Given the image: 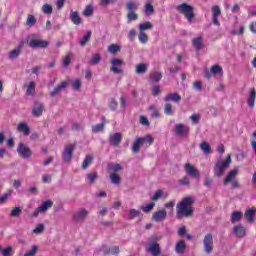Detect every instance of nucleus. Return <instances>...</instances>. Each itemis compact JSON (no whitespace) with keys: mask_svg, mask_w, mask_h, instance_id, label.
<instances>
[{"mask_svg":"<svg viewBox=\"0 0 256 256\" xmlns=\"http://www.w3.org/2000/svg\"><path fill=\"white\" fill-rule=\"evenodd\" d=\"M141 215V212L136 209H130L128 214V219H135V217H139Z\"/></svg>","mask_w":256,"mask_h":256,"instance_id":"50","label":"nucleus"},{"mask_svg":"<svg viewBox=\"0 0 256 256\" xmlns=\"http://www.w3.org/2000/svg\"><path fill=\"white\" fill-rule=\"evenodd\" d=\"M203 247H204V251L205 253H207V255H211V253H213V234L208 233L204 236L203 239Z\"/></svg>","mask_w":256,"mask_h":256,"instance_id":"7","label":"nucleus"},{"mask_svg":"<svg viewBox=\"0 0 256 256\" xmlns=\"http://www.w3.org/2000/svg\"><path fill=\"white\" fill-rule=\"evenodd\" d=\"M163 197V190H157L155 194L151 197V201H158Z\"/></svg>","mask_w":256,"mask_h":256,"instance_id":"55","label":"nucleus"},{"mask_svg":"<svg viewBox=\"0 0 256 256\" xmlns=\"http://www.w3.org/2000/svg\"><path fill=\"white\" fill-rule=\"evenodd\" d=\"M139 32L141 33H145V31H149L151 29H153V23L147 21L144 23H140L138 26Z\"/></svg>","mask_w":256,"mask_h":256,"instance_id":"29","label":"nucleus"},{"mask_svg":"<svg viewBox=\"0 0 256 256\" xmlns=\"http://www.w3.org/2000/svg\"><path fill=\"white\" fill-rule=\"evenodd\" d=\"M87 179L90 181V183H95L97 179V172H91L87 175Z\"/></svg>","mask_w":256,"mask_h":256,"instance_id":"59","label":"nucleus"},{"mask_svg":"<svg viewBox=\"0 0 256 256\" xmlns=\"http://www.w3.org/2000/svg\"><path fill=\"white\" fill-rule=\"evenodd\" d=\"M11 251H13V248L11 246H8L2 250V255L11 256Z\"/></svg>","mask_w":256,"mask_h":256,"instance_id":"63","label":"nucleus"},{"mask_svg":"<svg viewBox=\"0 0 256 256\" xmlns=\"http://www.w3.org/2000/svg\"><path fill=\"white\" fill-rule=\"evenodd\" d=\"M143 143H147L148 147H151L153 143H155V139L151 134L146 135L145 137H142Z\"/></svg>","mask_w":256,"mask_h":256,"instance_id":"46","label":"nucleus"},{"mask_svg":"<svg viewBox=\"0 0 256 256\" xmlns=\"http://www.w3.org/2000/svg\"><path fill=\"white\" fill-rule=\"evenodd\" d=\"M149 78H150V81H152L153 83H159V81L163 79V74L161 72L155 71L150 73Z\"/></svg>","mask_w":256,"mask_h":256,"instance_id":"31","label":"nucleus"},{"mask_svg":"<svg viewBox=\"0 0 256 256\" xmlns=\"http://www.w3.org/2000/svg\"><path fill=\"white\" fill-rule=\"evenodd\" d=\"M24 45H25V43L20 42V44L18 45V47L16 49L11 50L9 53V59H17V57H19L21 55V51H23Z\"/></svg>","mask_w":256,"mask_h":256,"instance_id":"19","label":"nucleus"},{"mask_svg":"<svg viewBox=\"0 0 256 256\" xmlns=\"http://www.w3.org/2000/svg\"><path fill=\"white\" fill-rule=\"evenodd\" d=\"M185 171L187 173V175H190V177H193V179H199V170H197V168H195V166L187 163L185 165Z\"/></svg>","mask_w":256,"mask_h":256,"instance_id":"15","label":"nucleus"},{"mask_svg":"<svg viewBox=\"0 0 256 256\" xmlns=\"http://www.w3.org/2000/svg\"><path fill=\"white\" fill-rule=\"evenodd\" d=\"M255 213L256 210L254 208H250L245 212L244 217L249 221V223H253L255 221Z\"/></svg>","mask_w":256,"mask_h":256,"instance_id":"28","label":"nucleus"},{"mask_svg":"<svg viewBox=\"0 0 256 256\" xmlns=\"http://www.w3.org/2000/svg\"><path fill=\"white\" fill-rule=\"evenodd\" d=\"M127 19H128V23H131L133 21H137V19H139V14H137L135 11L134 12H128Z\"/></svg>","mask_w":256,"mask_h":256,"instance_id":"44","label":"nucleus"},{"mask_svg":"<svg viewBox=\"0 0 256 256\" xmlns=\"http://www.w3.org/2000/svg\"><path fill=\"white\" fill-rule=\"evenodd\" d=\"M93 15V6L92 5H87L86 8L83 11V16L84 17H91Z\"/></svg>","mask_w":256,"mask_h":256,"instance_id":"49","label":"nucleus"},{"mask_svg":"<svg viewBox=\"0 0 256 256\" xmlns=\"http://www.w3.org/2000/svg\"><path fill=\"white\" fill-rule=\"evenodd\" d=\"M178 13L184 15L187 21L191 23L195 19V8L187 3H182L177 6Z\"/></svg>","mask_w":256,"mask_h":256,"instance_id":"4","label":"nucleus"},{"mask_svg":"<svg viewBox=\"0 0 256 256\" xmlns=\"http://www.w3.org/2000/svg\"><path fill=\"white\" fill-rule=\"evenodd\" d=\"M175 133L176 135H187V133H189V127L183 124H176Z\"/></svg>","mask_w":256,"mask_h":256,"instance_id":"25","label":"nucleus"},{"mask_svg":"<svg viewBox=\"0 0 256 256\" xmlns=\"http://www.w3.org/2000/svg\"><path fill=\"white\" fill-rule=\"evenodd\" d=\"M35 23H37V18H35V16H33L32 14H29L26 20V25L28 27H33Z\"/></svg>","mask_w":256,"mask_h":256,"instance_id":"41","label":"nucleus"},{"mask_svg":"<svg viewBox=\"0 0 256 256\" xmlns=\"http://www.w3.org/2000/svg\"><path fill=\"white\" fill-rule=\"evenodd\" d=\"M101 62V56L99 54H94L91 59V63L93 65H97V63Z\"/></svg>","mask_w":256,"mask_h":256,"instance_id":"61","label":"nucleus"},{"mask_svg":"<svg viewBox=\"0 0 256 256\" xmlns=\"http://www.w3.org/2000/svg\"><path fill=\"white\" fill-rule=\"evenodd\" d=\"M185 249H187V244H185V240H180L176 243L175 251L178 255H183L185 253Z\"/></svg>","mask_w":256,"mask_h":256,"instance_id":"23","label":"nucleus"},{"mask_svg":"<svg viewBox=\"0 0 256 256\" xmlns=\"http://www.w3.org/2000/svg\"><path fill=\"white\" fill-rule=\"evenodd\" d=\"M229 165H231V156L230 154L227 155L226 159H219L214 164V176L215 177H223V174L227 169H229Z\"/></svg>","mask_w":256,"mask_h":256,"instance_id":"2","label":"nucleus"},{"mask_svg":"<svg viewBox=\"0 0 256 256\" xmlns=\"http://www.w3.org/2000/svg\"><path fill=\"white\" fill-rule=\"evenodd\" d=\"M255 99H256V90L255 88L250 89V94L247 100L248 107L254 108L255 107Z\"/></svg>","mask_w":256,"mask_h":256,"instance_id":"27","label":"nucleus"},{"mask_svg":"<svg viewBox=\"0 0 256 256\" xmlns=\"http://www.w3.org/2000/svg\"><path fill=\"white\" fill-rule=\"evenodd\" d=\"M11 217H19L21 215V207H16L11 211Z\"/></svg>","mask_w":256,"mask_h":256,"instance_id":"60","label":"nucleus"},{"mask_svg":"<svg viewBox=\"0 0 256 256\" xmlns=\"http://www.w3.org/2000/svg\"><path fill=\"white\" fill-rule=\"evenodd\" d=\"M28 46L31 49H47L49 47V42L42 40L41 36L37 34H31L27 38Z\"/></svg>","mask_w":256,"mask_h":256,"instance_id":"3","label":"nucleus"},{"mask_svg":"<svg viewBox=\"0 0 256 256\" xmlns=\"http://www.w3.org/2000/svg\"><path fill=\"white\" fill-rule=\"evenodd\" d=\"M143 141V137H138L135 139L134 143L132 144L133 153H139L141 151V146L144 144Z\"/></svg>","mask_w":256,"mask_h":256,"instance_id":"21","label":"nucleus"},{"mask_svg":"<svg viewBox=\"0 0 256 256\" xmlns=\"http://www.w3.org/2000/svg\"><path fill=\"white\" fill-rule=\"evenodd\" d=\"M45 110V106L42 103L36 102L32 109V115L34 117H41L43 115V111Z\"/></svg>","mask_w":256,"mask_h":256,"instance_id":"17","label":"nucleus"},{"mask_svg":"<svg viewBox=\"0 0 256 256\" xmlns=\"http://www.w3.org/2000/svg\"><path fill=\"white\" fill-rule=\"evenodd\" d=\"M105 129V118H103L102 123L92 126V133H101Z\"/></svg>","mask_w":256,"mask_h":256,"instance_id":"32","label":"nucleus"},{"mask_svg":"<svg viewBox=\"0 0 256 256\" xmlns=\"http://www.w3.org/2000/svg\"><path fill=\"white\" fill-rule=\"evenodd\" d=\"M243 219V214L239 211H235L231 215V223H237Z\"/></svg>","mask_w":256,"mask_h":256,"instance_id":"38","label":"nucleus"},{"mask_svg":"<svg viewBox=\"0 0 256 256\" xmlns=\"http://www.w3.org/2000/svg\"><path fill=\"white\" fill-rule=\"evenodd\" d=\"M81 80L76 79L73 83H72V89H74V91H79L81 89Z\"/></svg>","mask_w":256,"mask_h":256,"instance_id":"57","label":"nucleus"},{"mask_svg":"<svg viewBox=\"0 0 256 256\" xmlns=\"http://www.w3.org/2000/svg\"><path fill=\"white\" fill-rule=\"evenodd\" d=\"M246 233H247V230L245 229V227H243V225L239 224L234 227V234L238 238L242 239V237H245Z\"/></svg>","mask_w":256,"mask_h":256,"instance_id":"22","label":"nucleus"},{"mask_svg":"<svg viewBox=\"0 0 256 256\" xmlns=\"http://www.w3.org/2000/svg\"><path fill=\"white\" fill-rule=\"evenodd\" d=\"M42 11L45 13V15H51V13H53V6L50 4H44L42 6Z\"/></svg>","mask_w":256,"mask_h":256,"instance_id":"48","label":"nucleus"},{"mask_svg":"<svg viewBox=\"0 0 256 256\" xmlns=\"http://www.w3.org/2000/svg\"><path fill=\"white\" fill-rule=\"evenodd\" d=\"M147 253H150L152 256H161V245L157 242H153L146 248Z\"/></svg>","mask_w":256,"mask_h":256,"instance_id":"13","label":"nucleus"},{"mask_svg":"<svg viewBox=\"0 0 256 256\" xmlns=\"http://www.w3.org/2000/svg\"><path fill=\"white\" fill-rule=\"evenodd\" d=\"M35 93V83L32 81L29 83L27 90H26V95H33Z\"/></svg>","mask_w":256,"mask_h":256,"instance_id":"51","label":"nucleus"},{"mask_svg":"<svg viewBox=\"0 0 256 256\" xmlns=\"http://www.w3.org/2000/svg\"><path fill=\"white\" fill-rule=\"evenodd\" d=\"M164 113H165V115H168V116L173 115V104L172 103H166L164 105Z\"/></svg>","mask_w":256,"mask_h":256,"instance_id":"42","label":"nucleus"},{"mask_svg":"<svg viewBox=\"0 0 256 256\" xmlns=\"http://www.w3.org/2000/svg\"><path fill=\"white\" fill-rule=\"evenodd\" d=\"M51 207H53V201L47 200L43 202L42 205L34 211L33 217H38L40 213L47 211V209H51Z\"/></svg>","mask_w":256,"mask_h":256,"instance_id":"12","label":"nucleus"},{"mask_svg":"<svg viewBox=\"0 0 256 256\" xmlns=\"http://www.w3.org/2000/svg\"><path fill=\"white\" fill-rule=\"evenodd\" d=\"M70 19L74 25H81V17L79 16V13L72 12L70 15Z\"/></svg>","mask_w":256,"mask_h":256,"instance_id":"36","label":"nucleus"},{"mask_svg":"<svg viewBox=\"0 0 256 256\" xmlns=\"http://www.w3.org/2000/svg\"><path fill=\"white\" fill-rule=\"evenodd\" d=\"M167 219V210L162 209L154 212L152 214V221H155L156 223H161Z\"/></svg>","mask_w":256,"mask_h":256,"instance_id":"10","label":"nucleus"},{"mask_svg":"<svg viewBox=\"0 0 256 256\" xmlns=\"http://www.w3.org/2000/svg\"><path fill=\"white\" fill-rule=\"evenodd\" d=\"M239 173V171L237 170H231L228 172V175L226 176V178H224L223 180V184L227 185V183H231V181H235V177H237V174Z\"/></svg>","mask_w":256,"mask_h":256,"instance_id":"26","label":"nucleus"},{"mask_svg":"<svg viewBox=\"0 0 256 256\" xmlns=\"http://www.w3.org/2000/svg\"><path fill=\"white\" fill-rule=\"evenodd\" d=\"M91 35V30H88L86 35H84L83 38L80 40L81 47H85V45H87V43L91 41Z\"/></svg>","mask_w":256,"mask_h":256,"instance_id":"34","label":"nucleus"},{"mask_svg":"<svg viewBox=\"0 0 256 256\" xmlns=\"http://www.w3.org/2000/svg\"><path fill=\"white\" fill-rule=\"evenodd\" d=\"M155 12V8L152 3H146L145 5V13L146 15H151V13Z\"/></svg>","mask_w":256,"mask_h":256,"instance_id":"52","label":"nucleus"},{"mask_svg":"<svg viewBox=\"0 0 256 256\" xmlns=\"http://www.w3.org/2000/svg\"><path fill=\"white\" fill-rule=\"evenodd\" d=\"M17 153L23 157V159H29L31 155H33V152L31 151V148L27 147L23 142H20L17 147Z\"/></svg>","mask_w":256,"mask_h":256,"instance_id":"9","label":"nucleus"},{"mask_svg":"<svg viewBox=\"0 0 256 256\" xmlns=\"http://www.w3.org/2000/svg\"><path fill=\"white\" fill-rule=\"evenodd\" d=\"M110 63L112 65V67L110 68V71H112V73H116V75H121V73H123V70L119 69V67H122V65H125V62L123 61V59L112 58L110 60Z\"/></svg>","mask_w":256,"mask_h":256,"instance_id":"8","label":"nucleus"},{"mask_svg":"<svg viewBox=\"0 0 256 256\" xmlns=\"http://www.w3.org/2000/svg\"><path fill=\"white\" fill-rule=\"evenodd\" d=\"M17 131L19 133H23V135H25L26 137L31 135V128L29 127V125H27V123L25 122H20L17 126Z\"/></svg>","mask_w":256,"mask_h":256,"instance_id":"18","label":"nucleus"},{"mask_svg":"<svg viewBox=\"0 0 256 256\" xmlns=\"http://www.w3.org/2000/svg\"><path fill=\"white\" fill-rule=\"evenodd\" d=\"M93 159H95L93 154L87 155L82 163V169H87L93 163Z\"/></svg>","mask_w":256,"mask_h":256,"instance_id":"33","label":"nucleus"},{"mask_svg":"<svg viewBox=\"0 0 256 256\" xmlns=\"http://www.w3.org/2000/svg\"><path fill=\"white\" fill-rule=\"evenodd\" d=\"M192 43L196 51H200L201 47H203V37L194 38Z\"/></svg>","mask_w":256,"mask_h":256,"instance_id":"35","label":"nucleus"},{"mask_svg":"<svg viewBox=\"0 0 256 256\" xmlns=\"http://www.w3.org/2000/svg\"><path fill=\"white\" fill-rule=\"evenodd\" d=\"M211 73H213L214 75H217V73H223V67H221L220 65H214L211 67Z\"/></svg>","mask_w":256,"mask_h":256,"instance_id":"54","label":"nucleus"},{"mask_svg":"<svg viewBox=\"0 0 256 256\" xmlns=\"http://www.w3.org/2000/svg\"><path fill=\"white\" fill-rule=\"evenodd\" d=\"M200 149L205 153V155H209V153H211V145L207 142H202L200 144Z\"/></svg>","mask_w":256,"mask_h":256,"instance_id":"40","label":"nucleus"},{"mask_svg":"<svg viewBox=\"0 0 256 256\" xmlns=\"http://www.w3.org/2000/svg\"><path fill=\"white\" fill-rule=\"evenodd\" d=\"M67 87H69V82H67V81L61 82L60 85L56 86V87L50 92V96H51V97H56L59 93H61V91H63V89H67Z\"/></svg>","mask_w":256,"mask_h":256,"instance_id":"16","label":"nucleus"},{"mask_svg":"<svg viewBox=\"0 0 256 256\" xmlns=\"http://www.w3.org/2000/svg\"><path fill=\"white\" fill-rule=\"evenodd\" d=\"M88 215L89 211L85 208H82L72 215V221L73 223H85V220L87 219Z\"/></svg>","mask_w":256,"mask_h":256,"instance_id":"6","label":"nucleus"},{"mask_svg":"<svg viewBox=\"0 0 256 256\" xmlns=\"http://www.w3.org/2000/svg\"><path fill=\"white\" fill-rule=\"evenodd\" d=\"M110 171H113L114 173H119V171L123 170V166H121V164L116 163L112 166H109Z\"/></svg>","mask_w":256,"mask_h":256,"instance_id":"53","label":"nucleus"},{"mask_svg":"<svg viewBox=\"0 0 256 256\" xmlns=\"http://www.w3.org/2000/svg\"><path fill=\"white\" fill-rule=\"evenodd\" d=\"M150 110L153 111V112H152V117H153L154 119H159V117H161V113L159 112V110H157V109L155 108V106H150Z\"/></svg>","mask_w":256,"mask_h":256,"instance_id":"58","label":"nucleus"},{"mask_svg":"<svg viewBox=\"0 0 256 256\" xmlns=\"http://www.w3.org/2000/svg\"><path fill=\"white\" fill-rule=\"evenodd\" d=\"M108 51H109V53H112V55H115V54L119 53V51H121V47H119V45H117V44H111L108 47Z\"/></svg>","mask_w":256,"mask_h":256,"instance_id":"43","label":"nucleus"},{"mask_svg":"<svg viewBox=\"0 0 256 256\" xmlns=\"http://www.w3.org/2000/svg\"><path fill=\"white\" fill-rule=\"evenodd\" d=\"M110 180L113 185H119V183H121V176L117 173H112L110 174Z\"/></svg>","mask_w":256,"mask_h":256,"instance_id":"39","label":"nucleus"},{"mask_svg":"<svg viewBox=\"0 0 256 256\" xmlns=\"http://www.w3.org/2000/svg\"><path fill=\"white\" fill-rule=\"evenodd\" d=\"M154 207H155V202H151L146 206H141L140 209H142L144 213H151Z\"/></svg>","mask_w":256,"mask_h":256,"instance_id":"47","label":"nucleus"},{"mask_svg":"<svg viewBox=\"0 0 256 256\" xmlns=\"http://www.w3.org/2000/svg\"><path fill=\"white\" fill-rule=\"evenodd\" d=\"M122 139H123V134L118 132L110 135L108 141L112 147H119V145H121Z\"/></svg>","mask_w":256,"mask_h":256,"instance_id":"11","label":"nucleus"},{"mask_svg":"<svg viewBox=\"0 0 256 256\" xmlns=\"http://www.w3.org/2000/svg\"><path fill=\"white\" fill-rule=\"evenodd\" d=\"M77 148V144H68L65 146L64 151L62 153V159L65 163H71V159H73V153L75 152V149Z\"/></svg>","mask_w":256,"mask_h":256,"instance_id":"5","label":"nucleus"},{"mask_svg":"<svg viewBox=\"0 0 256 256\" xmlns=\"http://www.w3.org/2000/svg\"><path fill=\"white\" fill-rule=\"evenodd\" d=\"M193 198H183L176 206V219H183V217H193Z\"/></svg>","mask_w":256,"mask_h":256,"instance_id":"1","label":"nucleus"},{"mask_svg":"<svg viewBox=\"0 0 256 256\" xmlns=\"http://www.w3.org/2000/svg\"><path fill=\"white\" fill-rule=\"evenodd\" d=\"M109 107L111 109V111H116L117 107H119V104L117 103V100H115V98H112L109 102Z\"/></svg>","mask_w":256,"mask_h":256,"instance_id":"56","label":"nucleus"},{"mask_svg":"<svg viewBox=\"0 0 256 256\" xmlns=\"http://www.w3.org/2000/svg\"><path fill=\"white\" fill-rule=\"evenodd\" d=\"M119 251V246H112L110 248L103 249L105 255H119Z\"/></svg>","mask_w":256,"mask_h":256,"instance_id":"30","label":"nucleus"},{"mask_svg":"<svg viewBox=\"0 0 256 256\" xmlns=\"http://www.w3.org/2000/svg\"><path fill=\"white\" fill-rule=\"evenodd\" d=\"M164 101L166 103H169L170 101H173L174 103H180L181 102V95H179V93H170L167 94L164 97Z\"/></svg>","mask_w":256,"mask_h":256,"instance_id":"20","label":"nucleus"},{"mask_svg":"<svg viewBox=\"0 0 256 256\" xmlns=\"http://www.w3.org/2000/svg\"><path fill=\"white\" fill-rule=\"evenodd\" d=\"M137 36V32L135 29H131L128 33V39L129 41H135V37Z\"/></svg>","mask_w":256,"mask_h":256,"instance_id":"62","label":"nucleus"},{"mask_svg":"<svg viewBox=\"0 0 256 256\" xmlns=\"http://www.w3.org/2000/svg\"><path fill=\"white\" fill-rule=\"evenodd\" d=\"M126 9L128 13L137 11L139 9V5L133 1H128L126 4Z\"/></svg>","mask_w":256,"mask_h":256,"instance_id":"37","label":"nucleus"},{"mask_svg":"<svg viewBox=\"0 0 256 256\" xmlns=\"http://www.w3.org/2000/svg\"><path fill=\"white\" fill-rule=\"evenodd\" d=\"M249 29H250L251 33L256 34V20H255V21H252V22L250 23Z\"/></svg>","mask_w":256,"mask_h":256,"instance_id":"64","label":"nucleus"},{"mask_svg":"<svg viewBox=\"0 0 256 256\" xmlns=\"http://www.w3.org/2000/svg\"><path fill=\"white\" fill-rule=\"evenodd\" d=\"M138 39L140 43L145 45L149 41V36L145 32H139Z\"/></svg>","mask_w":256,"mask_h":256,"instance_id":"45","label":"nucleus"},{"mask_svg":"<svg viewBox=\"0 0 256 256\" xmlns=\"http://www.w3.org/2000/svg\"><path fill=\"white\" fill-rule=\"evenodd\" d=\"M221 15V8L218 5L212 7V23L219 27L221 23L219 22V16Z\"/></svg>","mask_w":256,"mask_h":256,"instance_id":"14","label":"nucleus"},{"mask_svg":"<svg viewBox=\"0 0 256 256\" xmlns=\"http://www.w3.org/2000/svg\"><path fill=\"white\" fill-rule=\"evenodd\" d=\"M149 69V66L145 63H139L136 65L135 68V74L136 75H145L147 73V70Z\"/></svg>","mask_w":256,"mask_h":256,"instance_id":"24","label":"nucleus"}]
</instances>
